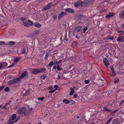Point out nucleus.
<instances>
[{"instance_id":"15","label":"nucleus","mask_w":124,"mask_h":124,"mask_svg":"<svg viewBox=\"0 0 124 124\" xmlns=\"http://www.w3.org/2000/svg\"><path fill=\"white\" fill-rule=\"evenodd\" d=\"M28 50V47L27 46H25L23 48V50L22 52L21 53V54H25V53L26 52V50H27V51Z\"/></svg>"},{"instance_id":"51","label":"nucleus","mask_w":124,"mask_h":124,"mask_svg":"<svg viewBox=\"0 0 124 124\" xmlns=\"http://www.w3.org/2000/svg\"><path fill=\"white\" fill-rule=\"evenodd\" d=\"M108 59L109 61L111 62H112L113 61V60L112 59V58L110 57Z\"/></svg>"},{"instance_id":"31","label":"nucleus","mask_w":124,"mask_h":124,"mask_svg":"<svg viewBox=\"0 0 124 124\" xmlns=\"http://www.w3.org/2000/svg\"><path fill=\"white\" fill-rule=\"evenodd\" d=\"M116 75V73L114 70L112 71V76L115 77Z\"/></svg>"},{"instance_id":"13","label":"nucleus","mask_w":124,"mask_h":124,"mask_svg":"<svg viewBox=\"0 0 124 124\" xmlns=\"http://www.w3.org/2000/svg\"><path fill=\"white\" fill-rule=\"evenodd\" d=\"M119 17L121 19L124 18V10L119 14Z\"/></svg>"},{"instance_id":"20","label":"nucleus","mask_w":124,"mask_h":124,"mask_svg":"<svg viewBox=\"0 0 124 124\" xmlns=\"http://www.w3.org/2000/svg\"><path fill=\"white\" fill-rule=\"evenodd\" d=\"M39 33V30H37L35 31L33 33V34L34 35H38Z\"/></svg>"},{"instance_id":"55","label":"nucleus","mask_w":124,"mask_h":124,"mask_svg":"<svg viewBox=\"0 0 124 124\" xmlns=\"http://www.w3.org/2000/svg\"><path fill=\"white\" fill-rule=\"evenodd\" d=\"M2 64L1 63H0V69H1L2 68H3Z\"/></svg>"},{"instance_id":"23","label":"nucleus","mask_w":124,"mask_h":124,"mask_svg":"<svg viewBox=\"0 0 124 124\" xmlns=\"http://www.w3.org/2000/svg\"><path fill=\"white\" fill-rule=\"evenodd\" d=\"M54 63L53 62V61L51 62L48 64V67L50 68H51L52 66L54 64Z\"/></svg>"},{"instance_id":"6","label":"nucleus","mask_w":124,"mask_h":124,"mask_svg":"<svg viewBox=\"0 0 124 124\" xmlns=\"http://www.w3.org/2000/svg\"><path fill=\"white\" fill-rule=\"evenodd\" d=\"M103 62L105 66L107 68H108L110 64L107 59L106 58H104L103 60Z\"/></svg>"},{"instance_id":"26","label":"nucleus","mask_w":124,"mask_h":124,"mask_svg":"<svg viewBox=\"0 0 124 124\" xmlns=\"http://www.w3.org/2000/svg\"><path fill=\"white\" fill-rule=\"evenodd\" d=\"M117 32L120 33V34L121 35H124V31L122 30H119L117 31Z\"/></svg>"},{"instance_id":"18","label":"nucleus","mask_w":124,"mask_h":124,"mask_svg":"<svg viewBox=\"0 0 124 124\" xmlns=\"http://www.w3.org/2000/svg\"><path fill=\"white\" fill-rule=\"evenodd\" d=\"M23 23L24 25L26 26L29 27L31 25V24L26 22H24Z\"/></svg>"},{"instance_id":"42","label":"nucleus","mask_w":124,"mask_h":124,"mask_svg":"<svg viewBox=\"0 0 124 124\" xmlns=\"http://www.w3.org/2000/svg\"><path fill=\"white\" fill-rule=\"evenodd\" d=\"M88 28L87 27H85V28H84L83 30V31H84V33H85L87 29Z\"/></svg>"},{"instance_id":"21","label":"nucleus","mask_w":124,"mask_h":124,"mask_svg":"<svg viewBox=\"0 0 124 124\" xmlns=\"http://www.w3.org/2000/svg\"><path fill=\"white\" fill-rule=\"evenodd\" d=\"M119 79L118 78H116L114 80V82L115 84H116L119 81Z\"/></svg>"},{"instance_id":"45","label":"nucleus","mask_w":124,"mask_h":124,"mask_svg":"<svg viewBox=\"0 0 124 124\" xmlns=\"http://www.w3.org/2000/svg\"><path fill=\"white\" fill-rule=\"evenodd\" d=\"M110 67L111 68V70H112V71L114 70L113 68V67L112 65H110Z\"/></svg>"},{"instance_id":"56","label":"nucleus","mask_w":124,"mask_h":124,"mask_svg":"<svg viewBox=\"0 0 124 124\" xmlns=\"http://www.w3.org/2000/svg\"><path fill=\"white\" fill-rule=\"evenodd\" d=\"M58 77L57 78V79L58 80H59V79H61V76H59L58 75Z\"/></svg>"},{"instance_id":"9","label":"nucleus","mask_w":124,"mask_h":124,"mask_svg":"<svg viewBox=\"0 0 124 124\" xmlns=\"http://www.w3.org/2000/svg\"><path fill=\"white\" fill-rule=\"evenodd\" d=\"M81 26H76L74 29V31H77L78 32H79L81 30Z\"/></svg>"},{"instance_id":"36","label":"nucleus","mask_w":124,"mask_h":124,"mask_svg":"<svg viewBox=\"0 0 124 124\" xmlns=\"http://www.w3.org/2000/svg\"><path fill=\"white\" fill-rule=\"evenodd\" d=\"M20 118V117H17L16 120L15 121L13 122H12L13 123L16 122Z\"/></svg>"},{"instance_id":"62","label":"nucleus","mask_w":124,"mask_h":124,"mask_svg":"<svg viewBox=\"0 0 124 124\" xmlns=\"http://www.w3.org/2000/svg\"><path fill=\"white\" fill-rule=\"evenodd\" d=\"M11 121H12V120L11 119H9V121L8 122V123H9L11 122Z\"/></svg>"},{"instance_id":"49","label":"nucleus","mask_w":124,"mask_h":124,"mask_svg":"<svg viewBox=\"0 0 124 124\" xmlns=\"http://www.w3.org/2000/svg\"><path fill=\"white\" fill-rule=\"evenodd\" d=\"M89 82V80H85V84H88Z\"/></svg>"},{"instance_id":"52","label":"nucleus","mask_w":124,"mask_h":124,"mask_svg":"<svg viewBox=\"0 0 124 124\" xmlns=\"http://www.w3.org/2000/svg\"><path fill=\"white\" fill-rule=\"evenodd\" d=\"M56 90V89H55V90H51V91H49V92L50 93H53V92H54L55 91V90Z\"/></svg>"},{"instance_id":"34","label":"nucleus","mask_w":124,"mask_h":124,"mask_svg":"<svg viewBox=\"0 0 124 124\" xmlns=\"http://www.w3.org/2000/svg\"><path fill=\"white\" fill-rule=\"evenodd\" d=\"M45 98V97H42L41 98L38 97V99L39 100H41V101H42Z\"/></svg>"},{"instance_id":"38","label":"nucleus","mask_w":124,"mask_h":124,"mask_svg":"<svg viewBox=\"0 0 124 124\" xmlns=\"http://www.w3.org/2000/svg\"><path fill=\"white\" fill-rule=\"evenodd\" d=\"M20 20L22 21L23 20H26V18L24 17H22L20 18Z\"/></svg>"},{"instance_id":"24","label":"nucleus","mask_w":124,"mask_h":124,"mask_svg":"<svg viewBox=\"0 0 124 124\" xmlns=\"http://www.w3.org/2000/svg\"><path fill=\"white\" fill-rule=\"evenodd\" d=\"M8 44L10 46H11L15 44V42L13 41H10L8 42Z\"/></svg>"},{"instance_id":"3","label":"nucleus","mask_w":124,"mask_h":124,"mask_svg":"<svg viewBox=\"0 0 124 124\" xmlns=\"http://www.w3.org/2000/svg\"><path fill=\"white\" fill-rule=\"evenodd\" d=\"M21 81L20 78H17L10 80L8 84V85H10L12 84L18 83Z\"/></svg>"},{"instance_id":"46","label":"nucleus","mask_w":124,"mask_h":124,"mask_svg":"<svg viewBox=\"0 0 124 124\" xmlns=\"http://www.w3.org/2000/svg\"><path fill=\"white\" fill-rule=\"evenodd\" d=\"M0 44L1 45H3L5 44V42L3 41H0Z\"/></svg>"},{"instance_id":"40","label":"nucleus","mask_w":124,"mask_h":124,"mask_svg":"<svg viewBox=\"0 0 124 124\" xmlns=\"http://www.w3.org/2000/svg\"><path fill=\"white\" fill-rule=\"evenodd\" d=\"M53 17L54 20H56L57 18L56 15H54L53 16Z\"/></svg>"},{"instance_id":"29","label":"nucleus","mask_w":124,"mask_h":124,"mask_svg":"<svg viewBox=\"0 0 124 124\" xmlns=\"http://www.w3.org/2000/svg\"><path fill=\"white\" fill-rule=\"evenodd\" d=\"M62 60H60L58 61H54V63L55 64H60L62 61Z\"/></svg>"},{"instance_id":"1","label":"nucleus","mask_w":124,"mask_h":124,"mask_svg":"<svg viewBox=\"0 0 124 124\" xmlns=\"http://www.w3.org/2000/svg\"><path fill=\"white\" fill-rule=\"evenodd\" d=\"M17 113L18 114H24L25 116L29 114L30 112L26 111V108L25 107H23L17 110Z\"/></svg>"},{"instance_id":"19","label":"nucleus","mask_w":124,"mask_h":124,"mask_svg":"<svg viewBox=\"0 0 124 124\" xmlns=\"http://www.w3.org/2000/svg\"><path fill=\"white\" fill-rule=\"evenodd\" d=\"M112 124H120L119 122L116 120H114L112 122Z\"/></svg>"},{"instance_id":"53","label":"nucleus","mask_w":124,"mask_h":124,"mask_svg":"<svg viewBox=\"0 0 124 124\" xmlns=\"http://www.w3.org/2000/svg\"><path fill=\"white\" fill-rule=\"evenodd\" d=\"M90 0V3L91 4L94 1V0Z\"/></svg>"},{"instance_id":"54","label":"nucleus","mask_w":124,"mask_h":124,"mask_svg":"<svg viewBox=\"0 0 124 124\" xmlns=\"http://www.w3.org/2000/svg\"><path fill=\"white\" fill-rule=\"evenodd\" d=\"M57 69L59 71H61L62 70V68L59 67L57 68Z\"/></svg>"},{"instance_id":"27","label":"nucleus","mask_w":124,"mask_h":124,"mask_svg":"<svg viewBox=\"0 0 124 124\" xmlns=\"http://www.w3.org/2000/svg\"><path fill=\"white\" fill-rule=\"evenodd\" d=\"M75 103V102L74 101L72 100L69 101V103L70 104H74Z\"/></svg>"},{"instance_id":"37","label":"nucleus","mask_w":124,"mask_h":124,"mask_svg":"<svg viewBox=\"0 0 124 124\" xmlns=\"http://www.w3.org/2000/svg\"><path fill=\"white\" fill-rule=\"evenodd\" d=\"M50 52H49V53H47L45 55V59H46L48 57L49 55V53Z\"/></svg>"},{"instance_id":"4","label":"nucleus","mask_w":124,"mask_h":124,"mask_svg":"<svg viewBox=\"0 0 124 124\" xmlns=\"http://www.w3.org/2000/svg\"><path fill=\"white\" fill-rule=\"evenodd\" d=\"M89 1L90 0H87L82 1L83 4L82 5V7H83L84 6H87L91 4Z\"/></svg>"},{"instance_id":"30","label":"nucleus","mask_w":124,"mask_h":124,"mask_svg":"<svg viewBox=\"0 0 124 124\" xmlns=\"http://www.w3.org/2000/svg\"><path fill=\"white\" fill-rule=\"evenodd\" d=\"M20 58H19L17 57H16L14 59V61L15 62H17L20 60Z\"/></svg>"},{"instance_id":"14","label":"nucleus","mask_w":124,"mask_h":124,"mask_svg":"<svg viewBox=\"0 0 124 124\" xmlns=\"http://www.w3.org/2000/svg\"><path fill=\"white\" fill-rule=\"evenodd\" d=\"M114 15V14L113 12H111L109 13L107 15L106 17L107 18H108L111 17L113 16Z\"/></svg>"},{"instance_id":"58","label":"nucleus","mask_w":124,"mask_h":124,"mask_svg":"<svg viewBox=\"0 0 124 124\" xmlns=\"http://www.w3.org/2000/svg\"><path fill=\"white\" fill-rule=\"evenodd\" d=\"M77 96H78L77 94H74L73 95V97L74 98H77Z\"/></svg>"},{"instance_id":"35","label":"nucleus","mask_w":124,"mask_h":124,"mask_svg":"<svg viewBox=\"0 0 124 124\" xmlns=\"http://www.w3.org/2000/svg\"><path fill=\"white\" fill-rule=\"evenodd\" d=\"M4 90L6 92H8L9 91V88L8 87H6L4 89Z\"/></svg>"},{"instance_id":"47","label":"nucleus","mask_w":124,"mask_h":124,"mask_svg":"<svg viewBox=\"0 0 124 124\" xmlns=\"http://www.w3.org/2000/svg\"><path fill=\"white\" fill-rule=\"evenodd\" d=\"M73 45L75 46H77V42H74L72 43Z\"/></svg>"},{"instance_id":"11","label":"nucleus","mask_w":124,"mask_h":124,"mask_svg":"<svg viewBox=\"0 0 124 124\" xmlns=\"http://www.w3.org/2000/svg\"><path fill=\"white\" fill-rule=\"evenodd\" d=\"M65 10L66 12L71 13H73L74 11L73 9L70 8H67L65 9Z\"/></svg>"},{"instance_id":"60","label":"nucleus","mask_w":124,"mask_h":124,"mask_svg":"<svg viewBox=\"0 0 124 124\" xmlns=\"http://www.w3.org/2000/svg\"><path fill=\"white\" fill-rule=\"evenodd\" d=\"M58 86L57 85H55L54 86V87L55 88H57L58 87Z\"/></svg>"},{"instance_id":"10","label":"nucleus","mask_w":124,"mask_h":124,"mask_svg":"<svg viewBox=\"0 0 124 124\" xmlns=\"http://www.w3.org/2000/svg\"><path fill=\"white\" fill-rule=\"evenodd\" d=\"M52 5V3H49L47 5V6L43 8L42 10H46L47 9L50 8V6Z\"/></svg>"},{"instance_id":"48","label":"nucleus","mask_w":124,"mask_h":124,"mask_svg":"<svg viewBox=\"0 0 124 124\" xmlns=\"http://www.w3.org/2000/svg\"><path fill=\"white\" fill-rule=\"evenodd\" d=\"M29 92V91L28 90H27L26 91V92L25 93L24 95L25 96H26V95H27L28 94V93Z\"/></svg>"},{"instance_id":"12","label":"nucleus","mask_w":124,"mask_h":124,"mask_svg":"<svg viewBox=\"0 0 124 124\" xmlns=\"http://www.w3.org/2000/svg\"><path fill=\"white\" fill-rule=\"evenodd\" d=\"M27 71H24L23 72L21 75L18 78H20L21 79V78H23L27 74Z\"/></svg>"},{"instance_id":"44","label":"nucleus","mask_w":124,"mask_h":124,"mask_svg":"<svg viewBox=\"0 0 124 124\" xmlns=\"http://www.w3.org/2000/svg\"><path fill=\"white\" fill-rule=\"evenodd\" d=\"M45 77L44 75L40 77V78L43 79H45Z\"/></svg>"},{"instance_id":"61","label":"nucleus","mask_w":124,"mask_h":124,"mask_svg":"<svg viewBox=\"0 0 124 124\" xmlns=\"http://www.w3.org/2000/svg\"><path fill=\"white\" fill-rule=\"evenodd\" d=\"M121 26L122 28L124 29V23L122 24Z\"/></svg>"},{"instance_id":"22","label":"nucleus","mask_w":124,"mask_h":124,"mask_svg":"<svg viewBox=\"0 0 124 124\" xmlns=\"http://www.w3.org/2000/svg\"><path fill=\"white\" fill-rule=\"evenodd\" d=\"M1 63L2 64L3 68H5L8 65V63L6 62H3Z\"/></svg>"},{"instance_id":"5","label":"nucleus","mask_w":124,"mask_h":124,"mask_svg":"<svg viewBox=\"0 0 124 124\" xmlns=\"http://www.w3.org/2000/svg\"><path fill=\"white\" fill-rule=\"evenodd\" d=\"M83 4L82 1L79 0L75 3L74 4V6L76 7H78L80 6H82Z\"/></svg>"},{"instance_id":"32","label":"nucleus","mask_w":124,"mask_h":124,"mask_svg":"<svg viewBox=\"0 0 124 124\" xmlns=\"http://www.w3.org/2000/svg\"><path fill=\"white\" fill-rule=\"evenodd\" d=\"M105 110L106 111H111V110L108 109L106 107H104L103 108V110Z\"/></svg>"},{"instance_id":"8","label":"nucleus","mask_w":124,"mask_h":124,"mask_svg":"<svg viewBox=\"0 0 124 124\" xmlns=\"http://www.w3.org/2000/svg\"><path fill=\"white\" fill-rule=\"evenodd\" d=\"M117 41L119 42L120 41L124 42V37L122 36H119L117 38Z\"/></svg>"},{"instance_id":"59","label":"nucleus","mask_w":124,"mask_h":124,"mask_svg":"<svg viewBox=\"0 0 124 124\" xmlns=\"http://www.w3.org/2000/svg\"><path fill=\"white\" fill-rule=\"evenodd\" d=\"M124 102V100H123L122 101H121L120 103V104L119 105L120 106L121 104H122Z\"/></svg>"},{"instance_id":"25","label":"nucleus","mask_w":124,"mask_h":124,"mask_svg":"<svg viewBox=\"0 0 124 124\" xmlns=\"http://www.w3.org/2000/svg\"><path fill=\"white\" fill-rule=\"evenodd\" d=\"M16 117V115L15 114H13L12 117V119L13 120H14Z\"/></svg>"},{"instance_id":"28","label":"nucleus","mask_w":124,"mask_h":124,"mask_svg":"<svg viewBox=\"0 0 124 124\" xmlns=\"http://www.w3.org/2000/svg\"><path fill=\"white\" fill-rule=\"evenodd\" d=\"M62 102H64L65 104L69 103V101L66 99H64L62 100Z\"/></svg>"},{"instance_id":"57","label":"nucleus","mask_w":124,"mask_h":124,"mask_svg":"<svg viewBox=\"0 0 124 124\" xmlns=\"http://www.w3.org/2000/svg\"><path fill=\"white\" fill-rule=\"evenodd\" d=\"M28 21L31 24H33L32 22L30 20H28Z\"/></svg>"},{"instance_id":"43","label":"nucleus","mask_w":124,"mask_h":124,"mask_svg":"<svg viewBox=\"0 0 124 124\" xmlns=\"http://www.w3.org/2000/svg\"><path fill=\"white\" fill-rule=\"evenodd\" d=\"M99 82L100 83V84L101 85H103L102 83L103 81L102 80H99Z\"/></svg>"},{"instance_id":"33","label":"nucleus","mask_w":124,"mask_h":124,"mask_svg":"<svg viewBox=\"0 0 124 124\" xmlns=\"http://www.w3.org/2000/svg\"><path fill=\"white\" fill-rule=\"evenodd\" d=\"M75 92V91L74 90H72L70 91V95H72L73 93Z\"/></svg>"},{"instance_id":"7","label":"nucleus","mask_w":124,"mask_h":124,"mask_svg":"<svg viewBox=\"0 0 124 124\" xmlns=\"http://www.w3.org/2000/svg\"><path fill=\"white\" fill-rule=\"evenodd\" d=\"M67 15L66 13L64 12H62L60 13L58 17V19L59 20L63 16H64L66 15Z\"/></svg>"},{"instance_id":"64","label":"nucleus","mask_w":124,"mask_h":124,"mask_svg":"<svg viewBox=\"0 0 124 124\" xmlns=\"http://www.w3.org/2000/svg\"><path fill=\"white\" fill-rule=\"evenodd\" d=\"M56 66H54L53 67V69H56Z\"/></svg>"},{"instance_id":"2","label":"nucleus","mask_w":124,"mask_h":124,"mask_svg":"<svg viewBox=\"0 0 124 124\" xmlns=\"http://www.w3.org/2000/svg\"><path fill=\"white\" fill-rule=\"evenodd\" d=\"M46 69L44 68H40L38 69H34L31 71V73H33L34 75H36L38 73L42 72L45 71Z\"/></svg>"},{"instance_id":"63","label":"nucleus","mask_w":124,"mask_h":124,"mask_svg":"<svg viewBox=\"0 0 124 124\" xmlns=\"http://www.w3.org/2000/svg\"><path fill=\"white\" fill-rule=\"evenodd\" d=\"M29 110L30 111H31L32 110V108H30L29 107H28Z\"/></svg>"},{"instance_id":"39","label":"nucleus","mask_w":124,"mask_h":124,"mask_svg":"<svg viewBox=\"0 0 124 124\" xmlns=\"http://www.w3.org/2000/svg\"><path fill=\"white\" fill-rule=\"evenodd\" d=\"M112 117L110 118V119L105 124H108L112 120Z\"/></svg>"},{"instance_id":"50","label":"nucleus","mask_w":124,"mask_h":124,"mask_svg":"<svg viewBox=\"0 0 124 124\" xmlns=\"http://www.w3.org/2000/svg\"><path fill=\"white\" fill-rule=\"evenodd\" d=\"M4 86H0V91L2 90L4 88Z\"/></svg>"},{"instance_id":"16","label":"nucleus","mask_w":124,"mask_h":124,"mask_svg":"<svg viewBox=\"0 0 124 124\" xmlns=\"http://www.w3.org/2000/svg\"><path fill=\"white\" fill-rule=\"evenodd\" d=\"M34 25L35 26L38 28H40L42 26V25L41 24L38 23H35Z\"/></svg>"},{"instance_id":"17","label":"nucleus","mask_w":124,"mask_h":124,"mask_svg":"<svg viewBox=\"0 0 124 124\" xmlns=\"http://www.w3.org/2000/svg\"><path fill=\"white\" fill-rule=\"evenodd\" d=\"M114 38L113 36H110L109 35L108 36L106 37L105 38L106 40H108L110 39L112 40L114 39Z\"/></svg>"},{"instance_id":"41","label":"nucleus","mask_w":124,"mask_h":124,"mask_svg":"<svg viewBox=\"0 0 124 124\" xmlns=\"http://www.w3.org/2000/svg\"><path fill=\"white\" fill-rule=\"evenodd\" d=\"M14 65H15V64L14 63H13L11 65H10L9 66H8L7 67V68H9L11 67H13L14 66Z\"/></svg>"}]
</instances>
